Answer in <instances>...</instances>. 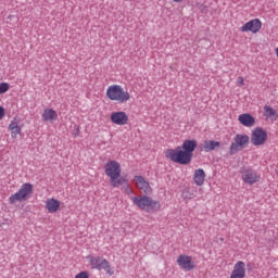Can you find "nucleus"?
<instances>
[{
    "label": "nucleus",
    "instance_id": "f03ea898",
    "mask_svg": "<svg viewBox=\"0 0 278 278\" xmlns=\"http://www.w3.org/2000/svg\"><path fill=\"white\" fill-rule=\"evenodd\" d=\"M106 97L110 101H117V103H127L131 99L129 94L121 85H112L106 89Z\"/></svg>",
    "mask_w": 278,
    "mask_h": 278
},
{
    "label": "nucleus",
    "instance_id": "f3484780",
    "mask_svg": "<svg viewBox=\"0 0 278 278\" xmlns=\"http://www.w3.org/2000/svg\"><path fill=\"white\" fill-rule=\"evenodd\" d=\"M160 207H162V204L157 200H153L151 197L148 200V206L146 208V212L148 214H153L155 212H159Z\"/></svg>",
    "mask_w": 278,
    "mask_h": 278
},
{
    "label": "nucleus",
    "instance_id": "aec40b11",
    "mask_svg": "<svg viewBox=\"0 0 278 278\" xmlns=\"http://www.w3.org/2000/svg\"><path fill=\"white\" fill-rule=\"evenodd\" d=\"M46 207L50 214H55L60 210V201L52 198L47 201Z\"/></svg>",
    "mask_w": 278,
    "mask_h": 278
},
{
    "label": "nucleus",
    "instance_id": "f8f14e48",
    "mask_svg": "<svg viewBox=\"0 0 278 278\" xmlns=\"http://www.w3.org/2000/svg\"><path fill=\"white\" fill-rule=\"evenodd\" d=\"M135 181L137 188L142 190L146 194H151V192H153L151 185H149V181H147L142 176H135Z\"/></svg>",
    "mask_w": 278,
    "mask_h": 278
},
{
    "label": "nucleus",
    "instance_id": "ddd939ff",
    "mask_svg": "<svg viewBox=\"0 0 278 278\" xmlns=\"http://www.w3.org/2000/svg\"><path fill=\"white\" fill-rule=\"evenodd\" d=\"M197 147H199V143L197 140L192 139H186L182 142V146L180 147L182 151H186L189 155H193L194 151L197 150Z\"/></svg>",
    "mask_w": 278,
    "mask_h": 278
},
{
    "label": "nucleus",
    "instance_id": "5701e85b",
    "mask_svg": "<svg viewBox=\"0 0 278 278\" xmlns=\"http://www.w3.org/2000/svg\"><path fill=\"white\" fill-rule=\"evenodd\" d=\"M264 112H265V116H267V118H270V121H277L278 118V114L277 111L268 105L264 106Z\"/></svg>",
    "mask_w": 278,
    "mask_h": 278
},
{
    "label": "nucleus",
    "instance_id": "1a4fd4ad",
    "mask_svg": "<svg viewBox=\"0 0 278 278\" xmlns=\"http://www.w3.org/2000/svg\"><path fill=\"white\" fill-rule=\"evenodd\" d=\"M242 179L244 184H249V186H253V184H257L260 181L261 177L257 175V172L253 169H245L242 173Z\"/></svg>",
    "mask_w": 278,
    "mask_h": 278
},
{
    "label": "nucleus",
    "instance_id": "423d86ee",
    "mask_svg": "<svg viewBox=\"0 0 278 278\" xmlns=\"http://www.w3.org/2000/svg\"><path fill=\"white\" fill-rule=\"evenodd\" d=\"M249 144V137L247 135H237L235 137V142L231 143L229 154L236 155L238 151H242L244 146Z\"/></svg>",
    "mask_w": 278,
    "mask_h": 278
},
{
    "label": "nucleus",
    "instance_id": "412c9836",
    "mask_svg": "<svg viewBox=\"0 0 278 278\" xmlns=\"http://www.w3.org/2000/svg\"><path fill=\"white\" fill-rule=\"evenodd\" d=\"M231 273H233L236 275H242L243 277H247V268H245L244 262L238 261L235 264L233 270Z\"/></svg>",
    "mask_w": 278,
    "mask_h": 278
},
{
    "label": "nucleus",
    "instance_id": "7c9ffc66",
    "mask_svg": "<svg viewBox=\"0 0 278 278\" xmlns=\"http://www.w3.org/2000/svg\"><path fill=\"white\" fill-rule=\"evenodd\" d=\"M175 1V3H179V2H181V0H174Z\"/></svg>",
    "mask_w": 278,
    "mask_h": 278
},
{
    "label": "nucleus",
    "instance_id": "a878e982",
    "mask_svg": "<svg viewBox=\"0 0 278 278\" xmlns=\"http://www.w3.org/2000/svg\"><path fill=\"white\" fill-rule=\"evenodd\" d=\"M75 278H90V275L88 274V271H80L75 276Z\"/></svg>",
    "mask_w": 278,
    "mask_h": 278
},
{
    "label": "nucleus",
    "instance_id": "0eeeda50",
    "mask_svg": "<svg viewBox=\"0 0 278 278\" xmlns=\"http://www.w3.org/2000/svg\"><path fill=\"white\" fill-rule=\"evenodd\" d=\"M105 175L110 177V179H114L115 177H121V163L116 161H110L105 164Z\"/></svg>",
    "mask_w": 278,
    "mask_h": 278
},
{
    "label": "nucleus",
    "instance_id": "4be33fe9",
    "mask_svg": "<svg viewBox=\"0 0 278 278\" xmlns=\"http://www.w3.org/2000/svg\"><path fill=\"white\" fill-rule=\"evenodd\" d=\"M9 130L12 131L11 132L12 138H16V136L21 134L22 129H21V126H18V122H16V118L11 121L9 125Z\"/></svg>",
    "mask_w": 278,
    "mask_h": 278
},
{
    "label": "nucleus",
    "instance_id": "9b49d317",
    "mask_svg": "<svg viewBox=\"0 0 278 278\" xmlns=\"http://www.w3.org/2000/svg\"><path fill=\"white\" fill-rule=\"evenodd\" d=\"M111 121L114 125H127L129 116H127V113L119 111L111 114Z\"/></svg>",
    "mask_w": 278,
    "mask_h": 278
},
{
    "label": "nucleus",
    "instance_id": "b1692460",
    "mask_svg": "<svg viewBox=\"0 0 278 278\" xmlns=\"http://www.w3.org/2000/svg\"><path fill=\"white\" fill-rule=\"evenodd\" d=\"M110 184L113 188H118V186H127V179L119 176L114 179L111 178Z\"/></svg>",
    "mask_w": 278,
    "mask_h": 278
},
{
    "label": "nucleus",
    "instance_id": "4468645a",
    "mask_svg": "<svg viewBox=\"0 0 278 278\" xmlns=\"http://www.w3.org/2000/svg\"><path fill=\"white\" fill-rule=\"evenodd\" d=\"M149 195H141V197H135L132 198L134 205H137L139 210H143V212H147V207L149 205Z\"/></svg>",
    "mask_w": 278,
    "mask_h": 278
},
{
    "label": "nucleus",
    "instance_id": "bb28decb",
    "mask_svg": "<svg viewBox=\"0 0 278 278\" xmlns=\"http://www.w3.org/2000/svg\"><path fill=\"white\" fill-rule=\"evenodd\" d=\"M124 191L126 194H131V188L129 187V181H127V185L123 186Z\"/></svg>",
    "mask_w": 278,
    "mask_h": 278
},
{
    "label": "nucleus",
    "instance_id": "6ab92c4d",
    "mask_svg": "<svg viewBox=\"0 0 278 278\" xmlns=\"http://www.w3.org/2000/svg\"><path fill=\"white\" fill-rule=\"evenodd\" d=\"M220 147V142L215 140H205L203 143V149L201 151H205V153H210V151H215Z\"/></svg>",
    "mask_w": 278,
    "mask_h": 278
},
{
    "label": "nucleus",
    "instance_id": "39448f33",
    "mask_svg": "<svg viewBox=\"0 0 278 278\" xmlns=\"http://www.w3.org/2000/svg\"><path fill=\"white\" fill-rule=\"evenodd\" d=\"M268 140V132L264 128L256 127L252 131L251 142L254 147H262Z\"/></svg>",
    "mask_w": 278,
    "mask_h": 278
},
{
    "label": "nucleus",
    "instance_id": "a211bd4d",
    "mask_svg": "<svg viewBox=\"0 0 278 278\" xmlns=\"http://www.w3.org/2000/svg\"><path fill=\"white\" fill-rule=\"evenodd\" d=\"M193 181L197 186H203V184H205V170L202 168L195 169L193 174Z\"/></svg>",
    "mask_w": 278,
    "mask_h": 278
},
{
    "label": "nucleus",
    "instance_id": "393cba45",
    "mask_svg": "<svg viewBox=\"0 0 278 278\" xmlns=\"http://www.w3.org/2000/svg\"><path fill=\"white\" fill-rule=\"evenodd\" d=\"M10 90V85L8 83L0 84V94H5Z\"/></svg>",
    "mask_w": 278,
    "mask_h": 278
},
{
    "label": "nucleus",
    "instance_id": "9d476101",
    "mask_svg": "<svg viewBox=\"0 0 278 278\" xmlns=\"http://www.w3.org/2000/svg\"><path fill=\"white\" fill-rule=\"evenodd\" d=\"M262 29V21L254 18L248 23H245L241 27V31H252V34H257Z\"/></svg>",
    "mask_w": 278,
    "mask_h": 278
},
{
    "label": "nucleus",
    "instance_id": "c756f323",
    "mask_svg": "<svg viewBox=\"0 0 278 278\" xmlns=\"http://www.w3.org/2000/svg\"><path fill=\"white\" fill-rule=\"evenodd\" d=\"M230 278H244V276L240 275V274H233L231 271Z\"/></svg>",
    "mask_w": 278,
    "mask_h": 278
},
{
    "label": "nucleus",
    "instance_id": "c85d7f7f",
    "mask_svg": "<svg viewBox=\"0 0 278 278\" xmlns=\"http://www.w3.org/2000/svg\"><path fill=\"white\" fill-rule=\"evenodd\" d=\"M5 116V109L3 106H0V121Z\"/></svg>",
    "mask_w": 278,
    "mask_h": 278
},
{
    "label": "nucleus",
    "instance_id": "dca6fc26",
    "mask_svg": "<svg viewBox=\"0 0 278 278\" xmlns=\"http://www.w3.org/2000/svg\"><path fill=\"white\" fill-rule=\"evenodd\" d=\"M43 123H49V121H58V112L53 109H46L41 115Z\"/></svg>",
    "mask_w": 278,
    "mask_h": 278
},
{
    "label": "nucleus",
    "instance_id": "7ed1b4c3",
    "mask_svg": "<svg viewBox=\"0 0 278 278\" xmlns=\"http://www.w3.org/2000/svg\"><path fill=\"white\" fill-rule=\"evenodd\" d=\"M34 192V185L29 182H25L18 189L17 192L9 197V203L14 205V203H23V201H27L29 199V194Z\"/></svg>",
    "mask_w": 278,
    "mask_h": 278
},
{
    "label": "nucleus",
    "instance_id": "2eb2a0df",
    "mask_svg": "<svg viewBox=\"0 0 278 278\" xmlns=\"http://www.w3.org/2000/svg\"><path fill=\"white\" fill-rule=\"evenodd\" d=\"M239 123H241L243 127H253V125H255V117L249 113H243L239 115Z\"/></svg>",
    "mask_w": 278,
    "mask_h": 278
},
{
    "label": "nucleus",
    "instance_id": "6e6552de",
    "mask_svg": "<svg viewBox=\"0 0 278 278\" xmlns=\"http://www.w3.org/2000/svg\"><path fill=\"white\" fill-rule=\"evenodd\" d=\"M177 264L182 270H194V261L192 256L180 254L177 258Z\"/></svg>",
    "mask_w": 278,
    "mask_h": 278
},
{
    "label": "nucleus",
    "instance_id": "f257e3e1",
    "mask_svg": "<svg viewBox=\"0 0 278 278\" xmlns=\"http://www.w3.org/2000/svg\"><path fill=\"white\" fill-rule=\"evenodd\" d=\"M165 155L172 162L181 164L182 166H188L192 162V154L182 150L181 146H178L176 149L166 150Z\"/></svg>",
    "mask_w": 278,
    "mask_h": 278
},
{
    "label": "nucleus",
    "instance_id": "cd10ccee",
    "mask_svg": "<svg viewBox=\"0 0 278 278\" xmlns=\"http://www.w3.org/2000/svg\"><path fill=\"white\" fill-rule=\"evenodd\" d=\"M237 84H238V86H244V77L239 76V77L237 78Z\"/></svg>",
    "mask_w": 278,
    "mask_h": 278
},
{
    "label": "nucleus",
    "instance_id": "20e7f679",
    "mask_svg": "<svg viewBox=\"0 0 278 278\" xmlns=\"http://www.w3.org/2000/svg\"><path fill=\"white\" fill-rule=\"evenodd\" d=\"M90 266L91 268H96V270H105L106 275L112 277L114 275V269H112V265L110 264V261L98 256V257H91L90 258Z\"/></svg>",
    "mask_w": 278,
    "mask_h": 278
}]
</instances>
